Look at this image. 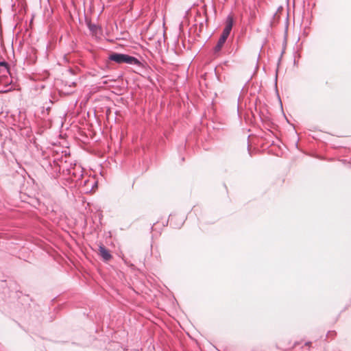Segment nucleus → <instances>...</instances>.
Segmentation results:
<instances>
[{
    "label": "nucleus",
    "mask_w": 351,
    "mask_h": 351,
    "mask_svg": "<svg viewBox=\"0 0 351 351\" xmlns=\"http://www.w3.org/2000/svg\"><path fill=\"white\" fill-rule=\"evenodd\" d=\"M110 60L114 61L117 63H127L129 64H139L140 62L134 57L130 56L127 54L122 53H112L109 56Z\"/></svg>",
    "instance_id": "obj_1"
},
{
    "label": "nucleus",
    "mask_w": 351,
    "mask_h": 351,
    "mask_svg": "<svg viewBox=\"0 0 351 351\" xmlns=\"http://www.w3.org/2000/svg\"><path fill=\"white\" fill-rule=\"evenodd\" d=\"M8 76H10V71L8 64L5 62H0V82Z\"/></svg>",
    "instance_id": "obj_2"
},
{
    "label": "nucleus",
    "mask_w": 351,
    "mask_h": 351,
    "mask_svg": "<svg viewBox=\"0 0 351 351\" xmlns=\"http://www.w3.org/2000/svg\"><path fill=\"white\" fill-rule=\"evenodd\" d=\"M99 254L105 261H110L112 258V255L109 250L102 245L99 246Z\"/></svg>",
    "instance_id": "obj_3"
},
{
    "label": "nucleus",
    "mask_w": 351,
    "mask_h": 351,
    "mask_svg": "<svg viewBox=\"0 0 351 351\" xmlns=\"http://www.w3.org/2000/svg\"><path fill=\"white\" fill-rule=\"evenodd\" d=\"M232 25H233V18L232 16H228L226 19V27L223 31V33H224L225 34L229 35L230 33V31L232 29Z\"/></svg>",
    "instance_id": "obj_4"
},
{
    "label": "nucleus",
    "mask_w": 351,
    "mask_h": 351,
    "mask_svg": "<svg viewBox=\"0 0 351 351\" xmlns=\"http://www.w3.org/2000/svg\"><path fill=\"white\" fill-rule=\"evenodd\" d=\"M229 35L225 34L222 32V34L221 37L219 38L217 44L215 48V51H219L222 48L223 44L225 43L226 40H227Z\"/></svg>",
    "instance_id": "obj_5"
},
{
    "label": "nucleus",
    "mask_w": 351,
    "mask_h": 351,
    "mask_svg": "<svg viewBox=\"0 0 351 351\" xmlns=\"http://www.w3.org/2000/svg\"><path fill=\"white\" fill-rule=\"evenodd\" d=\"M11 83L10 77L8 76V77H5L1 82H0V86L1 85H3L5 87H7L9 86ZM10 90V88L9 89H4L0 88V92L1 93H7Z\"/></svg>",
    "instance_id": "obj_6"
},
{
    "label": "nucleus",
    "mask_w": 351,
    "mask_h": 351,
    "mask_svg": "<svg viewBox=\"0 0 351 351\" xmlns=\"http://www.w3.org/2000/svg\"><path fill=\"white\" fill-rule=\"evenodd\" d=\"M337 335V332L335 330H330V331H328L327 335H326V337L328 338H331V339H334L335 337Z\"/></svg>",
    "instance_id": "obj_7"
}]
</instances>
